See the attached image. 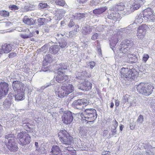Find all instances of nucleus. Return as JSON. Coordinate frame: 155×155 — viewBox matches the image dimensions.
Wrapping results in <instances>:
<instances>
[{
	"mask_svg": "<svg viewBox=\"0 0 155 155\" xmlns=\"http://www.w3.org/2000/svg\"><path fill=\"white\" fill-rule=\"evenodd\" d=\"M120 75L125 80L131 81L136 78L138 76L137 72L133 71L132 69L128 68H122L120 71Z\"/></svg>",
	"mask_w": 155,
	"mask_h": 155,
	"instance_id": "nucleus-1",
	"label": "nucleus"
},
{
	"mask_svg": "<svg viewBox=\"0 0 155 155\" xmlns=\"http://www.w3.org/2000/svg\"><path fill=\"white\" fill-rule=\"evenodd\" d=\"M80 114L83 122H93L97 117L96 111L94 109H87L84 111V114Z\"/></svg>",
	"mask_w": 155,
	"mask_h": 155,
	"instance_id": "nucleus-2",
	"label": "nucleus"
},
{
	"mask_svg": "<svg viewBox=\"0 0 155 155\" xmlns=\"http://www.w3.org/2000/svg\"><path fill=\"white\" fill-rule=\"evenodd\" d=\"M73 91V85L67 84L55 91V93L57 96L62 98L67 96L70 93H72Z\"/></svg>",
	"mask_w": 155,
	"mask_h": 155,
	"instance_id": "nucleus-3",
	"label": "nucleus"
},
{
	"mask_svg": "<svg viewBox=\"0 0 155 155\" xmlns=\"http://www.w3.org/2000/svg\"><path fill=\"white\" fill-rule=\"evenodd\" d=\"M138 92L145 96H149L152 92L154 87L151 85L141 83L136 86Z\"/></svg>",
	"mask_w": 155,
	"mask_h": 155,
	"instance_id": "nucleus-4",
	"label": "nucleus"
},
{
	"mask_svg": "<svg viewBox=\"0 0 155 155\" xmlns=\"http://www.w3.org/2000/svg\"><path fill=\"white\" fill-rule=\"evenodd\" d=\"M59 139L62 143L63 146H68L71 145L73 140V137L65 130H61L58 133Z\"/></svg>",
	"mask_w": 155,
	"mask_h": 155,
	"instance_id": "nucleus-5",
	"label": "nucleus"
},
{
	"mask_svg": "<svg viewBox=\"0 0 155 155\" xmlns=\"http://www.w3.org/2000/svg\"><path fill=\"white\" fill-rule=\"evenodd\" d=\"M134 2L132 4L130 2L127 3V8L125 10V14H129L134 11L138 9L141 5L144 4L145 0H134Z\"/></svg>",
	"mask_w": 155,
	"mask_h": 155,
	"instance_id": "nucleus-6",
	"label": "nucleus"
},
{
	"mask_svg": "<svg viewBox=\"0 0 155 155\" xmlns=\"http://www.w3.org/2000/svg\"><path fill=\"white\" fill-rule=\"evenodd\" d=\"M14 135L13 134H9L5 136L6 139L5 141L8 142L7 145L8 149L12 151H16L17 150V147L15 143L14 142Z\"/></svg>",
	"mask_w": 155,
	"mask_h": 155,
	"instance_id": "nucleus-7",
	"label": "nucleus"
},
{
	"mask_svg": "<svg viewBox=\"0 0 155 155\" xmlns=\"http://www.w3.org/2000/svg\"><path fill=\"white\" fill-rule=\"evenodd\" d=\"M17 138L19 140V143L24 146L28 144L31 141L30 135L25 132H21L17 135Z\"/></svg>",
	"mask_w": 155,
	"mask_h": 155,
	"instance_id": "nucleus-8",
	"label": "nucleus"
},
{
	"mask_svg": "<svg viewBox=\"0 0 155 155\" xmlns=\"http://www.w3.org/2000/svg\"><path fill=\"white\" fill-rule=\"evenodd\" d=\"M74 114L70 111H64L61 116L62 120L66 124H70L73 120Z\"/></svg>",
	"mask_w": 155,
	"mask_h": 155,
	"instance_id": "nucleus-9",
	"label": "nucleus"
},
{
	"mask_svg": "<svg viewBox=\"0 0 155 155\" xmlns=\"http://www.w3.org/2000/svg\"><path fill=\"white\" fill-rule=\"evenodd\" d=\"M148 28V26L146 24L142 25L138 27L137 33V36L138 38L142 39L144 38Z\"/></svg>",
	"mask_w": 155,
	"mask_h": 155,
	"instance_id": "nucleus-10",
	"label": "nucleus"
},
{
	"mask_svg": "<svg viewBox=\"0 0 155 155\" xmlns=\"http://www.w3.org/2000/svg\"><path fill=\"white\" fill-rule=\"evenodd\" d=\"M88 104L87 100L85 99H78L73 102L72 105L75 108L81 109L84 106H85Z\"/></svg>",
	"mask_w": 155,
	"mask_h": 155,
	"instance_id": "nucleus-11",
	"label": "nucleus"
},
{
	"mask_svg": "<svg viewBox=\"0 0 155 155\" xmlns=\"http://www.w3.org/2000/svg\"><path fill=\"white\" fill-rule=\"evenodd\" d=\"M8 84L4 81L0 83V99H2L8 94Z\"/></svg>",
	"mask_w": 155,
	"mask_h": 155,
	"instance_id": "nucleus-12",
	"label": "nucleus"
},
{
	"mask_svg": "<svg viewBox=\"0 0 155 155\" xmlns=\"http://www.w3.org/2000/svg\"><path fill=\"white\" fill-rule=\"evenodd\" d=\"M12 86L14 91H25V88L23 84L21 82L18 81H13Z\"/></svg>",
	"mask_w": 155,
	"mask_h": 155,
	"instance_id": "nucleus-13",
	"label": "nucleus"
},
{
	"mask_svg": "<svg viewBox=\"0 0 155 155\" xmlns=\"http://www.w3.org/2000/svg\"><path fill=\"white\" fill-rule=\"evenodd\" d=\"M63 74H59L58 71V72L57 75L55 78L56 81L59 83H63L65 82H68V77L66 75H63Z\"/></svg>",
	"mask_w": 155,
	"mask_h": 155,
	"instance_id": "nucleus-14",
	"label": "nucleus"
},
{
	"mask_svg": "<svg viewBox=\"0 0 155 155\" xmlns=\"http://www.w3.org/2000/svg\"><path fill=\"white\" fill-rule=\"evenodd\" d=\"M120 17V14L117 12H114L107 15V18L115 21L119 20Z\"/></svg>",
	"mask_w": 155,
	"mask_h": 155,
	"instance_id": "nucleus-15",
	"label": "nucleus"
},
{
	"mask_svg": "<svg viewBox=\"0 0 155 155\" xmlns=\"http://www.w3.org/2000/svg\"><path fill=\"white\" fill-rule=\"evenodd\" d=\"M81 85H82V87L80 86L78 87L79 89L86 91H87L91 89L92 86L91 83L87 81H84L81 84Z\"/></svg>",
	"mask_w": 155,
	"mask_h": 155,
	"instance_id": "nucleus-16",
	"label": "nucleus"
},
{
	"mask_svg": "<svg viewBox=\"0 0 155 155\" xmlns=\"http://www.w3.org/2000/svg\"><path fill=\"white\" fill-rule=\"evenodd\" d=\"M12 45L11 44L5 43L2 45L1 47L2 52L8 53L10 52L12 49Z\"/></svg>",
	"mask_w": 155,
	"mask_h": 155,
	"instance_id": "nucleus-17",
	"label": "nucleus"
},
{
	"mask_svg": "<svg viewBox=\"0 0 155 155\" xmlns=\"http://www.w3.org/2000/svg\"><path fill=\"white\" fill-rule=\"evenodd\" d=\"M153 13V11L151 8H147L144 10L143 12V17L145 19Z\"/></svg>",
	"mask_w": 155,
	"mask_h": 155,
	"instance_id": "nucleus-18",
	"label": "nucleus"
},
{
	"mask_svg": "<svg viewBox=\"0 0 155 155\" xmlns=\"http://www.w3.org/2000/svg\"><path fill=\"white\" fill-rule=\"evenodd\" d=\"M24 91H17V94H15V97L16 101H21L24 99Z\"/></svg>",
	"mask_w": 155,
	"mask_h": 155,
	"instance_id": "nucleus-19",
	"label": "nucleus"
},
{
	"mask_svg": "<svg viewBox=\"0 0 155 155\" xmlns=\"http://www.w3.org/2000/svg\"><path fill=\"white\" fill-rule=\"evenodd\" d=\"M52 61L51 56L50 54L46 55L44 57V60L43 61V64L44 66H46L48 63H50Z\"/></svg>",
	"mask_w": 155,
	"mask_h": 155,
	"instance_id": "nucleus-20",
	"label": "nucleus"
},
{
	"mask_svg": "<svg viewBox=\"0 0 155 155\" xmlns=\"http://www.w3.org/2000/svg\"><path fill=\"white\" fill-rule=\"evenodd\" d=\"M93 27L87 25L83 27L82 33L84 35L88 34L91 32L93 29Z\"/></svg>",
	"mask_w": 155,
	"mask_h": 155,
	"instance_id": "nucleus-21",
	"label": "nucleus"
},
{
	"mask_svg": "<svg viewBox=\"0 0 155 155\" xmlns=\"http://www.w3.org/2000/svg\"><path fill=\"white\" fill-rule=\"evenodd\" d=\"M23 21L24 23L28 25H34L35 23V21L33 18H29L26 17L23 18Z\"/></svg>",
	"mask_w": 155,
	"mask_h": 155,
	"instance_id": "nucleus-22",
	"label": "nucleus"
},
{
	"mask_svg": "<svg viewBox=\"0 0 155 155\" xmlns=\"http://www.w3.org/2000/svg\"><path fill=\"white\" fill-rule=\"evenodd\" d=\"M25 31L26 32L27 34H20V36L21 38L24 39H26L31 38L33 36V34L28 29H26Z\"/></svg>",
	"mask_w": 155,
	"mask_h": 155,
	"instance_id": "nucleus-23",
	"label": "nucleus"
},
{
	"mask_svg": "<svg viewBox=\"0 0 155 155\" xmlns=\"http://www.w3.org/2000/svg\"><path fill=\"white\" fill-rule=\"evenodd\" d=\"M25 31L26 32L27 34H20V36L21 38L24 39H26L31 38L33 36V34L28 29H26Z\"/></svg>",
	"mask_w": 155,
	"mask_h": 155,
	"instance_id": "nucleus-24",
	"label": "nucleus"
},
{
	"mask_svg": "<svg viewBox=\"0 0 155 155\" xmlns=\"http://www.w3.org/2000/svg\"><path fill=\"white\" fill-rule=\"evenodd\" d=\"M25 31L26 32L27 34H20V36L21 38L24 39H26L31 38L33 36V34L28 29H26Z\"/></svg>",
	"mask_w": 155,
	"mask_h": 155,
	"instance_id": "nucleus-25",
	"label": "nucleus"
},
{
	"mask_svg": "<svg viewBox=\"0 0 155 155\" xmlns=\"http://www.w3.org/2000/svg\"><path fill=\"white\" fill-rule=\"evenodd\" d=\"M59 48L58 45H54L51 46L49 49V51L52 54H56L59 51Z\"/></svg>",
	"mask_w": 155,
	"mask_h": 155,
	"instance_id": "nucleus-26",
	"label": "nucleus"
},
{
	"mask_svg": "<svg viewBox=\"0 0 155 155\" xmlns=\"http://www.w3.org/2000/svg\"><path fill=\"white\" fill-rule=\"evenodd\" d=\"M124 5L123 3H120L119 4V5H117V6L116 8L118 11H122V13L124 15H127L128 14H125V9L127 8V7L125 8Z\"/></svg>",
	"mask_w": 155,
	"mask_h": 155,
	"instance_id": "nucleus-27",
	"label": "nucleus"
},
{
	"mask_svg": "<svg viewBox=\"0 0 155 155\" xmlns=\"http://www.w3.org/2000/svg\"><path fill=\"white\" fill-rule=\"evenodd\" d=\"M107 9V8L105 7L100 8L94 9L93 11V12L96 15H100L104 12Z\"/></svg>",
	"mask_w": 155,
	"mask_h": 155,
	"instance_id": "nucleus-28",
	"label": "nucleus"
},
{
	"mask_svg": "<svg viewBox=\"0 0 155 155\" xmlns=\"http://www.w3.org/2000/svg\"><path fill=\"white\" fill-rule=\"evenodd\" d=\"M110 45L111 48L114 51V48L117 42V39L116 38L113 37L110 40Z\"/></svg>",
	"mask_w": 155,
	"mask_h": 155,
	"instance_id": "nucleus-29",
	"label": "nucleus"
},
{
	"mask_svg": "<svg viewBox=\"0 0 155 155\" xmlns=\"http://www.w3.org/2000/svg\"><path fill=\"white\" fill-rule=\"evenodd\" d=\"M75 29L74 30L71 31L69 32V37L70 38L74 36L75 35L77 34V32L79 31V26L78 25H76L75 26Z\"/></svg>",
	"mask_w": 155,
	"mask_h": 155,
	"instance_id": "nucleus-30",
	"label": "nucleus"
},
{
	"mask_svg": "<svg viewBox=\"0 0 155 155\" xmlns=\"http://www.w3.org/2000/svg\"><path fill=\"white\" fill-rule=\"evenodd\" d=\"M62 146L61 149L64 152V154L68 152H72L74 150L73 148L70 146Z\"/></svg>",
	"mask_w": 155,
	"mask_h": 155,
	"instance_id": "nucleus-31",
	"label": "nucleus"
},
{
	"mask_svg": "<svg viewBox=\"0 0 155 155\" xmlns=\"http://www.w3.org/2000/svg\"><path fill=\"white\" fill-rule=\"evenodd\" d=\"M119 49L120 50V53H125L128 51L129 48L128 47L126 46V45H122L120 44Z\"/></svg>",
	"mask_w": 155,
	"mask_h": 155,
	"instance_id": "nucleus-32",
	"label": "nucleus"
},
{
	"mask_svg": "<svg viewBox=\"0 0 155 155\" xmlns=\"http://www.w3.org/2000/svg\"><path fill=\"white\" fill-rule=\"evenodd\" d=\"M51 150V154H56L58 153H60L61 150L59 147L57 145L53 146L52 147Z\"/></svg>",
	"mask_w": 155,
	"mask_h": 155,
	"instance_id": "nucleus-33",
	"label": "nucleus"
},
{
	"mask_svg": "<svg viewBox=\"0 0 155 155\" xmlns=\"http://www.w3.org/2000/svg\"><path fill=\"white\" fill-rule=\"evenodd\" d=\"M48 21V20L45 18H41L38 19V25L40 26L44 25L46 22Z\"/></svg>",
	"mask_w": 155,
	"mask_h": 155,
	"instance_id": "nucleus-34",
	"label": "nucleus"
},
{
	"mask_svg": "<svg viewBox=\"0 0 155 155\" xmlns=\"http://www.w3.org/2000/svg\"><path fill=\"white\" fill-rule=\"evenodd\" d=\"M67 66L64 64H61V67L58 69V72L59 74H63L64 72V71L67 69Z\"/></svg>",
	"mask_w": 155,
	"mask_h": 155,
	"instance_id": "nucleus-35",
	"label": "nucleus"
},
{
	"mask_svg": "<svg viewBox=\"0 0 155 155\" xmlns=\"http://www.w3.org/2000/svg\"><path fill=\"white\" fill-rule=\"evenodd\" d=\"M120 45H126V46L127 47L129 46L132 47L133 45V41L129 40H126L124 42H121Z\"/></svg>",
	"mask_w": 155,
	"mask_h": 155,
	"instance_id": "nucleus-36",
	"label": "nucleus"
},
{
	"mask_svg": "<svg viewBox=\"0 0 155 155\" xmlns=\"http://www.w3.org/2000/svg\"><path fill=\"white\" fill-rule=\"evenodd\" d=\"M86 14L82 13H78L75 14L74 18L77 20H80L85 17Z\"/></svg>",
	"mask_w": 155,
	"mask_h": 155,
	"instance_id": "nucleus-37",
	"label": "nucleus"
},
{
	"mask_svg": "<svg viewBox=\"0 0 155 155\" xmlns=\"http://www.w3.org/2000/svg\"><path fill=\"white\" fill-rule=\"evenodd\" d=\"M127 57L130 61L131 62H135L137 60V58L135 55L129 54L127 55Z\"/></svg>",
	"mask_w": 155,
	"mask_h": 155,
	"instance_id": "nucleus-38",
	"label": "nucleus"
},
{
	"mask_svg": "<svg viewBox=\"0 0 155 155\" xmlns=\"http://www.w3.org/2000/svg\"><path fill=\"white\" fill-rule=\"evenodd\" d=\"M57 5L63 6L65 4V2L63 0H53Z\"/></svg>",
	"mask_w": 155,
	"mask_h": 155,
	"instance_id": "nucleus-39",
	"label": "nucleus"
},
{
	"mask_svg": "<svg viewBox=\"0 0 155 155\" xmlns=\"http://www.w3.org/2000/svg\"><path fill=\"white\" fill-rule=\"evenodd\" d=\"M0 15L3 17H8L9 15V12L5 10L0 11Z\"/></svg>",
	"mask_w": 155,
	"mask_h": 155,
	"instance_id": "nucleus-40",
	"label": "nucleus"
},
{
	"mask_svg": "<svg viewBox=\"0 0 155 155\" xmlns=\"http://www.w3.org/2000/svg\"><path fill=\"white\" fill-rule=\"evenodd\" d=\"M145 20L147 21L155 22V15L153 13L150 16H149V17L146 18Z\"/></svg>",
	"mask_w": 155,
	"mask_h": 155,
	"instance_id": "nucleus-41",
	"label": "nucleus"
},
{
	"mask_svg": "<svg viewBox=\"0 0 155 155\" xmlns=\"http://www.w3.org/2000/svg\"><path fill=\"white\" fill-rule=\"evenodd\" d=\"M60 46L62 48H64L67 45L66 41L64 40H61L59 42Z\"/></svg>",
	"mask_w": 155,
	"mask_h": 155,
	"instance_id": "nucleus-42",
	"label": "nucleus"
},
{
	"mask_svg": "<svg viewBox=\"0 0 155 155\" xmlns=\"http://www.w3.org/2000/svg\"><path fill=\"white\" fill-rule=\"evenodd\" d=\"M143 116L141 114H140L138 117L137 122L138 123L142 124L143 121Z\"/></svg>",
	"mask_w": 155,
	"mask_h": 155,
	"instance_id": "nucleus-43",
	"label": "nucleus"
},
{
	"mask_svg": "<svg viewBox=\"0 0 155 155\" xmlns=\"http://www.w3.org/2000/svg\"><path fill=\"white\" fill-rule=\"evenodd\" d=\"M100 2L99 0H92L91 1L90 5L91 6L97 5Z\"/></svg>",
	"mask_w": 155,
	"mask_h": 155,
	"instance_id": "nucleus-44",
	"label": "nucleus"
},
{
	"mask_svg": "<svg viewBox=\"0 0 155 155\" xmlns=\"http://www.w3.org/2000/svg\"><path fill=\"white\" fill-rule=\"evenodd\" d=\"M149 56L148 54H144L143 58V61L144 62L146 63L149 58Z\"/></svg>",
	"mask_w": 155,
	"mask_h": 155,
	"instance_id": "nucleus-45",
	"label": "nucleus"
},
{
	"mask_svg": "<svg viewBox=\"0 0 155 155\" xmlns=\"http://www.w3.org/2000/svg\"><path fill=\"white\" fill-rule=\"evenodd\" d=\"M39 6H40L41 8H49V5H48L46 3H40L39 4Z\"/></svg>",
	"mask_w": 155,
	"mask_h": 155,
	"instance_id": "nucleus-46",
	"label": "nucleus"
},
{
	"mask_svg": "<svg viewBox=\"0 0 155 155\" xmlns=\"http://www.w3.org/2000/svg\"><path fill=\"white\" fill-rule=\"evenodd\" d=\"M57 13L61 15H64L66 13V12L65 11L61 9H57Z\"/></svg>",
	"mask_w": 155,
	"mask_h": 155,
	"instance_id": "nucleus-47",
	"label": "nucleus"
},
{
	"mask_svg": "<svg viewBox=\"0 0 155 155\" xmlns=\"http://www.w3.org/2000/svg\"><path fill=\"white\" fill-rule=\"evenodd\" d=\"M83 73H78L76 75L77 78L78 79H83L84 78V75H83Z\"/></svg>",
	"mask_w": 155,
	"mask_h": 155,
	"instance_id": "nucleus-48",
	"label": "nucleus"
},
{
	"mask_svg": "<svg viewBox=\"0 0 155 155\" xmlns=\"http://www.w3.org/2000/svg\"><path fill=\"white\" fill-rule=\"evenodd\" d=\"M116 128H112L111 129V132H112L111 134H110L109 135L110 136H113L115 134H117V130H116Z\"/></svg>",
	"mask_w": 155,
	"mask_h": 155,
	"instance_id": "nucleus-49",
	"label": "nucleus"
},
{
	"mask_svg": "<svg viewBox=\"0 0 155 155\" xmlns=\"http://www.w3.org/2000/svg\"><path fill=\"white\" fill-rule=\"evenodd\" d=\"M51 84L50 83H47V84L43 86L41 88V89L40 90V91H41V90H44L45 88H47V87L51 86Z\"/></svg>",
	"mask_w": 155,
	"mask_h": 155,
	"instance_id": "nucleus-50",
	"label": "nucleus"
},
{
	"mask_svg": "<svg viewBox=\"0 0 155 155\" xmlns=\"http://www.w3.org/2000/svg\"><path fill=\"white\" fill-rule=\"evenodd\" d=\"M112 125L113 126V128H117L118 125V122L114 120L112 121Z\"/></svg>",
	"mask_w": 155,
	"mask_h": 155,
	"instance_id": "nucleus-51",
	"label": "nucleus"
},
{
	"mask_svg": "<svg viewBox=\"0 0 155 155\" xmlns=\"http://www.w3.org/2000/svg\"><path fill=\"white\" fill-rule=\"evenodd\" d=\"M79 133L81 135H84L85 133V131L83 127H80L79 129Z\"/></svg>",
	"mask_w": 155,
	"mask_h": 155,
	"instance_id": "nucleus-52",
	"label": "nucleus"
},
{
	"mask_svg": "<svg viewBox=\"0 0 155 155\" xmlns=\"http://www.w3.org/2000/svg\"><path fill=\"white\" fill-rule=\"evenodd\" d=\"M99 36V34L97 33L94 34L91 37V39L93 40H94L98 38Z\"/></svg>",
	"mask_w": 155,
	"mask_h": 155,
	"instance_id": "nucleus-53",
	"label": "nucleus"
},
{
	"mask_svg": "<svg viewBox=\"0 0 155 155\" xmlns=\"http://www.w3.org/2000/svg\"><path fill=\"white\" fill-rule=\"evenodd\" d=\"M16 55V54L15 52H12L8 54V57L10 58H12L15 57Z\"/></svg>",
	"mask_w": 155,
	"mask_h": 155,
	"instance_id": "nucleus-54",
	"label": "nucleus"
},
{
	"mask_svg": "<svg viewBox=\"0 0 155 155\" xmlns=\"http://www.w3.org/2000/svg\"><path fill=\"white\" fill-rule=\"evenodd\" d=\"M76 151L74 150L72 152H67L65 154V155H76Z\"/></svg>",
	"mask_w": 155,
	"mask_h": 155,
	"instance_id": "nucleus-55",
	"label": "nucleus"
},
{
	"mask_svg": "<svg viewBox=\"0 0 155 155\" xmlns=\"http://www.w3.org/2000/svg\"><path fill=\"white\" fill-rule=\"evenodd\" d=\"M127 30L125 31V34H129L131 33V30L130 27H128L125 28Z\"/></svg>",
	"mask_w": 155,
	"mask_h": 155,
	"instance_id": "nucleus-56",
	"label": "nucleus"
},
{
	"mask_svg": "<svg viewBox=\"0 0 155 155\" xmlns=\"http://www.w3.org/2000/svg\"><path fill=\"white\" fill-rule=\"evenodd\" d=\"M141 16H139L136 19V21L139 23H141L143 21V19L141 18Z\"/></svg>",
	"mask_w": 155,
	"mask_h": 155,
	"instance_id": "nucleus-57",
	"label": "nucleus"
},
{
	"mask_svg": "<svg viewBox=\"0 0 155 155\" xmlns=\"http://www.w3.org/2000/svg\"><path fill=\"white\" fill-rule=\"evenodd\" d=\"M9 8H11L12 10H14L18 9V7L15 5L9 6Z\"/></svg>",
	"mask_w": 155,
	"mask_h": 155,
	"instance_id": "nucleus-58",
	"label": "nucleus"
},
{
	"mask_svg": "<svg viewBox=\"0 0 155 155\" xmlns=\"http://www.w3.org/2000/svg\"><path fill=\"white\" fill-rule=\"evenodd\" d=\"M26 124H28V122H27L25 120H22L21 125L24 127V129H25V126H26Z\"/></svg>",
	"mask_w": 155,
	"mask_h": 155,
	"instance_id": "nucleus-59",
	"label": "nucleus"
},
{
	"mask_svg": "<svg viewBox=\"0 0 155 155\" xmlns=\"http://www.w3.org/2000/svg\"><path fill=\"white\" fill-rule=\"evenodd\" d=\"M90 68L92 69L95 66V63L94 61H91L89 63Z\"/></svg>",
	"mask_w": 155,
	"mask_h": 155,
	"instance_id": "nucleus-60",
	"label": "nucleus"
},
{
	"mask_svg": "<svg viewBox=\"0 0 155 155\" xmlns=\"http://www.w3.org/2000/svg\"><path fill=\"white\" fill-rule=\"evenodd\" d=\"M15 30L18 31H25V29L24 30L21 27H17L15 28Z\"/></svg>",
	"mask_w": 155,
	"mask_h": 155,
	"instance_id": "nucleus-61",
	"label": "nucleus"
},
{
	"mask_svg": "<svg viewBox=\"0 0 155 155\" xmlns=\"http://www.w3.org/2000/svg\"><path fill=\"white\" fill-rule=\"evenodd\" d=\"M74 25V23L72 20H71L68 24V26L69 27H72Z\"/></svg>",
	"mask_w": 155,
	"mask_h": 155,
	"instance_id": "nucleus-62",
	"label": "nucleus"
},
{
	"mask_svg": "<svg viewBox=\"0 0 155 155\" xmlns=\"http://www.w3.org/2000/svg\"><path fill=\"white\" fill-rule=\"evenodd\" d=\"M35 152L37 154L40 153H41L40 149L38 147L36 148Z\"/></svg>",
	"mask_w": 155,
	"mask_h": 155,
	"instance_id": "nucleus-63",
	"label": "nucleus"
},
{
	"mask_svg": "<svg viewBox=\"0 0 155 155\" xmlns=\"http://www.w3.org/2000/svg\"><path fill=\"white\" fill-rule=\"evenodd\" d=\"M14 95L10 93L8 94V97L10 100H11L14 97Z\"/></svg>",
	"mask_w": 155,
	"mask_h": 155,
	"instance_id": "nucleus-64",
	"label": "nucleus"
}]
</instances>
